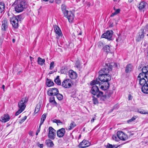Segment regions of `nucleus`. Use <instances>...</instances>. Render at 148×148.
I'll return each instance as SVG.
<instances>
[{"label": "nucleus", "instance_id": "obj_1", "mask_svg": "<svg viewBox=\"0 0 148 148\" xmlns=\"http://www.w3.org/2000/svg\"><path fill=\"white\" fill-rule=\"evenodd\" d=\"M15 9L17 12H22L27 7L25 2L22 0H16L13 3Z\"/></svg>", "mask_w": 148, "mask_h": 148}, {"label": "nucleus", "instance_id": "obj_2", "mask_svg": "<svg viewBox=\"0 0 148 148\" xmlns=\"http://www.w3.org/2000/svg\"><path fill=\"white\" fill-rule=\"evenodd\" d=\"M95 84H99V86L101 84V83L98 81L97 79L95 80L92 81L90 83V85L93 86L91 89V92L94 95H95L99 91L98 87Z\"/></svg>", "mask_w": 148, "mask_h": 148}, {"label": "nucleus", "instance_id": "obj_3", "mask_svg": "<svg viewBox=\"0 0 148 148\" xmlns=\"http://www.w3.org/2000/svg\"><path fill=\"white\" fill-rule=\"evenodd\" d=\"M98 81L99 80L101 82V84H102V82L108 83V82L111 79V76L109 74H102L99 75L98 77V79H97Z\"/></svg>", "mask_w": 148, "mask_h": 148}, {"label": "nucleus", "instance_id": "obj_4", "mask_svg": "<svg viewBox=\"0 0 148 148\" xmlns=\"http://www.w3.org/2000/svg\"><path fill=\"white\" fill-rule=\"evenodd\" d=\"M28 101L27 97L23 98L18 103V106L19 109L23 111L26 107V104Z\"/></svg>", "mask_w": 148, "mask_h": 148}, {"label": "nucleus", "instance_id": "obj_5", "mask_svg": "<svg viewBox=\"0 0 148 148\" xmlns=\"http://www.w3.org/2000/svg\"><path fill=\"white\" fill-rule=\"evenodd\" d=\"M72 82L69 79H64L62 83V86L65 88H69L71 86Z\"/></svg>", "mask_w": 148, "mask_h": 148}, {"label": "nucleus", "instance_id": "obj_6", "mask_svg": "<svg viewBox=\"0 0 148 148\" xmlns=\"http://www.w3.org/2000/svg\"><path fill=\"white\" fill-rule=\"evenodd\" d=\"M49 132L48 136L49 138L53 140L55 138L56 131L52 127H50L49 128Z\"/></svg>", "mask_w": 148, "mask_h": 148}, {"label": "nucleus", "instance_id": "obj_7", "mask_svg": "<svg viewBox=\"0 0 148 148\" xmlns=\"http://www.w3.org/2000/svg\"><path fill=\"white\" fill-rule=\"evenodd\" d=\"M138 79L139 81V83L140 85L143 86L146 85L147 79L141 74L139 75Z\"/></svg>", "mask_w": 148, "mask_h": 148}, {"label": "nucleus", "instance_id": "obj_8", "mask_svg": "<svg viewBox=\"0 0 148 148\" xmlns=\"http://www.w3.org/2000/svg\"><path fill=\"white\" fill-rule=\"evenodd\" d=\"M117 136L118 138L123 141L126 140L128 138L127 135L121 131L118 132L117 133Z\"/></svg>", "mask_w": 148, "mask_h": 148}, {"label": "nucleus", "instance_id": "obj_9", "mask_svg": "<svg viewBox=\"0 0 148 148\" xmlns=\"http://www.w3.org/2000/svg\"><path fill=\"white\" fill-rule=\"evenodd\" d=\"M18 16H13L10 18V21L12 26L15 28H17L18 26Z\"/></svg>", "mask_w": 148, "mask_h": 148}, {"label": "nucleus", "instance_id": "obj_10", "mask_svg": "<svg viewBox=\"0 0 148 148\" xmlns=\"http://www.w3.org/2000/svg\"><path fill=\"white\" fill-rule=\"evenodd\" d=\"M64 15L68 19L70 23H72L73 21L74 15L71 11H68L65 13Z\"/></svg>", "mask_w": 148, "mask_h": 148}, {"label": "nucleus", "instance_id": "obj_11", "mask_svg": "<svg viewBox=\"0 0 148 148\" xmlns=\"http://www.w3.org/2000/svg\"><path fill=\"white\" fill-rule=\"evenodd\" d=\"M113 34L112 31H108L105 33L103 34L101 37L103 38L107 39L109 40H111V38Z\"/></svg>", "mask_w": 148, "mask_h": 148}, {"label": "nucleus", "instance_id": "obj_12", "mask_svg": "<svg viewBox=\"0 0 148 148\" xmlns=\"http://www.w3.org/2000/svg\"><path fill=\"white\" fill-rule=\"evenodd\" d=\"M59 92L58 90L56 88H52L49 89L47 94L49 96L56 95Z\"/></svg>", "mask_w": 148, "mask_h": 148}, {"label": "nucleus", "instance_id": "obj_13", "mask_svg": "<svg viewBox=\"0 0 148 148\" xmlns=\"http://www.w3.org/2000/svg\"><path fill=\"white\" fill-rule=\"evenodd\" d=\"M90 143L87 140H84L78 145V147L80 148H85L90 145Z\"/></svg>", "mask_w": 148, "mask_h": 148}, {"label": "nucleus", "instance_id": "obj_14", "mask_svg": "<svg viewBox=\"0 0 148 148\" xmlns=\"http://www.w3.org/2000/svg\"><path fill=\"white\" fill-rule=\"evenodd\" d=\"M8 23L7 19L4 18L2 21L1 29L3 31H6L8 27Z\"/></svg>", "mask_w": 148, "mask_h": 148}, {"label": "nucleus", "instance_id": "obj_15", "mask_svg": "<svg viewBox=\"0 0 148 148\" xmlns=\"http://www.w3.org/2000/svg\"><path fill=\"white\" fill-rule=\"evenodd\" d=\"M10 119V116L8 114L6 113L1 116L0 120L1 122L5 123L9 121Z\"/></svg>", "mask_w": 148, "mask_h": 148}, {"label": "nucleus", "instance_id": "obj_16", "mask_svg": "<svg viewBox=\"0 0 148 148\" xmlns=\"http://www.w3.org/2000/svg\"><path fill=\"white\" fill-rule=\"evenodd\" d=\"M65 133V129L64 128H62L57 131V136L60 138L62 137Z\"/></svg>", "mask_w": 148, "mask_h": 148}, {"label": "nucleus", "instance_id": "obj_17", "mask_svg": "<svg viewBox=\"0 0 148 148\" xmlns=\"http://www.w3.org/2000/svg\"><path fill=\"white\" fill-rule=\"evenodd\" d=\"M69 77L72 79H76L77 76V73L72 70H70L69 71Z\"/></svg>", "mask_w": 148, "mask_h": 148}, {"label": "nucleus", "instance_id": "obj_18", "mask_svg": "<svg viewBox=\"0 0 148 148\" xmlns=\"http://www.w3.org/2000/svg\"><path fill=\"white\" fill-rule=\"evenodd\" d=\"M54 28L56 34L58 35V36L56 38H58L59 37L61 36L62 35L60 29L58 26L57 25L54 26Z\"/></svg>", "mask_w": 148, "mask_h": 148}, {"label": "nucleus", "instance_id": "obj_19", "mask_svg": "<svg viewBox=\"0 0 148 148\" xmlns=\"http://www.w3.org/2000/svg\"><path fill=\"white\" fill-rule=\"evenodd\" d=\"M109 72V70L108 68H103L101 70H100L99 72V75L102 74H108Z\"/></svg>", "mask_w": 148, "mask_h": 148}, {"label": "nucleus", "instance_id": "obj_20", "mask_svg": "<svg viewBox=\"0 0 148 148\" xmlns=\"http://www.w3.org/2000/svg\"><path fill=\"white\" fill-rule=\"evenodd\" d=\"M133 69V66L131 64L127 65L125 68V72L126 73L130 72Z\"/></svg>", "mask_w": 148, "mask_h": 148}, {"label": "nucleus", "instance_id": "obj_21", "mask_svg": "<svg viewBox=\"0 0 148 148\" xmlns=\"http://www.w3.org/2000/svg\"><path fill=\"white\" fill-rule=\"evenodd\" d=\"M46 84L47 86L50 87L53 86L54 83L51 79L47 78L46 79Z\"/></svg>", "mask_w": 148, "mask_h": 148}, {"label": "nucleus", "instance_id": "obj_22", "mask_svg": "<svg viewBox=\"0 0 148 148\" xmlns=\"http://www.w3.org/2000/svg\"><path fill=\"white\" fill-rule=\"evenodd\" d=\"M142 91L143 93L145 94H148V86L146 85L142 86Z\"/></svg>", "mask_w": 148, "mask_h": 148}, {"label": "nucleus", "instance_id": "obj_23", "mask_svg": "<svg viewBox=\"0 0 148 148\" xmlns=\"http://www.w3.org/2000/svg\"><path fill=\"white\" fill-rule=\"evenodd\" d=\"M45 143L49 147H51L54 146V144L52 141L50 139L46 140Z\"/></svg>", "mask_w": 148, "mask_h": 148}, {"label": "nucleus", "instance_id": "obj_24", "mask_svg": "<svg viewBox=\"0 0 148 148\" xmlns=\"http://www.w3.org/2000/svg\"><path fill=\"white\" fill-rule=\"evenodd\" d=\"M146 3L145 2H141L139 4L138 7L140 10H141L145 8L146 6Z\"/></svg>", "mask_w": 148, "mask_h": 148}, {"label": "nucleus", "instance_id": "obj_25", "mask_svg": "<svg viewBox=\"0 0 148 148\" xmlns=\"http://www.w3.org/2000/svg\"><path fill=\"white\" fill-rule=\"evenodd\" d=\"M103 51L106 53H108L110 52V47L109 46L106 45L104 46L103 48Z\"/></svg>", "mask_w": 148, "mask_h": 148}, {"label": "nucleus", "instance_id": "obj_26", "mask_svg": "<svg viewBox=\"0 0 148 148\" xmlns=\"http://www.w3.org/2000/svg\"><path fill=\"white\" fill-rule=\"evenodd\" d=\"M76 126V124L73 121H72L71 123L70 124L69 126L68 127V130H71Z\"/></svg>", "mask_w": 148, "mask_h": 148}, {"label": "nucleus", "instance_id": "obj_27", "mask_svg": "<svg viewBox=\"0 0 148 148\" xmlns=\"http://www.w3.org/2000/svg\"><path fill=\"white\" fill-rule=\"evenodd\" d=\"M145 35L141 32V34H140L139 35L136 39V40L138 42L142 40L144 38Z\"/></svg>", "mask_w": 148, "mask_h": 148}, {"label": "nucleus", "instance_id": "obj_28", "mask_svg": "<svg viewBox=\"0 0 148 148\" xmlns=\"http://www.w3.org/2000/svg\"><path fill=\"white\" fill-rule=\"evenodd\" d=\"M45 60L42 59L40 57H38V58L37 62L38 64L40 65H42L45 62Z\"/></svg>", "mask_w": 148, "mask_h": 148}, {"label": "nucleus", "instance_id": "obj_29", "mask_svg": "<svg viewBox=\"0 0 148 148\" xmlns=\"http://www.w3.org/2000/svg\"><path fill=\"white\" fill-rule=\"evenodd\" d=\"M113 9L114 10H115V11L112 14L110 15L111 17L114 16L119 13L120 12V10L119 9H116L114 7Z\"/></svg>", "mask_w": 148, "mask_h": 148}, {"label": "nucleus", "instance_id": "obj_30", "mask_svg": "<svg viewBox=\"0 0 148 148\" xmlns=\"http://www.w3.org/2000/svg\"><path fill=\"white\" fill-rule=\"evenodd\" d=\"M142 33L144 35L146 34L148 32V24L144 28L141 30Z\"/></svg>", "mask_w": 148, "mask_h": 148}, {"label": "nucleus", "instance_id": "obj_31", "mask_svg": "<svg viewBox=\"0 0 148 148\" xmlns=\"http://www.w3.org/2000/svg\"><path fill=\"white\" fill-rule=\"evenodd\" d=\"M105 84L106 85L101 86L100 87V88L102 90H105L108 88L109 87L110 85L109 83H106Z\"/></svg>", "mask_w": 148, "mask_h": 148}, {"label": "nucleus", "instance_id": "obj_32", "mask_svg": "<svg viewBox=\"0 0 148 148\" xmlns=\"http://www.w3.org/2000/svg\"><path fill=\"white\" fill-rule=\"evenodd\" d=\"M54 81L58 85H61V81L59 79V76H57L56 78L54 79Z\"/></svg>", "mask_w": 148, "mask_h": 148}, {"label": "nucleus", "instance_id": "obj_33", "mask_svg": "<svg viewBox=\"0 0 148 148\" xmlns=\"http://www.w3.org/2000/svg\"><path fill=\"white\" fill-rule=\"evenodd\" d=\"M5 8L4 3L2 2L0 3V13H2L4 10Z\"/></svg>", "mask_w": 148, "mask_h": 148}, {"label": "nucleus", "instance_id": "obj_34", "mask_svg": "<svg viewBox=\"0 0 148 148\" xmlns=\"http://www.w3.org/2000/svg\"><path fill=\"white\" fill-rule=\"evenodd\" d=\"M142 73L140 74L146 73L148 72V66H145L143 67L142 69Z\"/></svg>", "mask_w": 148, "mask_h": 148}, {"label": "nucleus", "instance_id": "obj_35", "mask_svg": "<svg viewBox=\"0 0 148 148\" xmlns=\"http://www.w3.org/2000/svg\"><path fill=\"white\" fill-rule=\"evenodd\" d=\"M47 114H44L42 115L41 118L40 125H42L46 117Z\"/></svg>", "mask_w": 148, "mask_h": 148}, {"label": "nucleus", "instance_id": "obj_36", "mask_svg": "<svg viewBox=\"0 0 148 148\" xmlns=\"http://www.w3.org/2000/svg\"><path fill=\"white\" fill-rule=\"evenodd\" d=\"M49 101L50 103H52L53 104L56 105V103L55 100L54 98V97H51L50 98Z\"/></svg>", "mask_w": 148, "mask_h": 148}, {"label": "nucleus", "instance_id": "obj_37", "mask_svg": "<svg viewBox=\"0 0 148 148\" xmlns=\"http://www.w3.org/2000/svg\"><path fill=\"white\" fill-rule=\"evenodd\" d=\"M61 9L62 11L64 14V15L65 14V13L66 12H67L68 11L67 10H66V8L65 6L64 5H62L61 6Z\"/></svg>", "mask_w": 148, "mask_h": 148}, {"label": "nucleus", "instance_id": "obj_38", "mask_svg": "<svg viewBox=\"0 0 148 148\" xmlns=\"http://www.w3.org/2000/svg\"><path fill=\"white\" fill-rule=\"evenodd\" d=\"M56 95L59 100H61L63 98V96L62 95L58 93Z\"/></svg>", "mask_w": 148, "mask_h": 148}, {"label": "nucleus", "instance_id": "obj_39", "mask_svg": "<svg viewBox=\"0 0 148 148\" xmlns=\"http://www.w3.org/2000/svg\"><path fill=\"white\" fill-rule=\"evenodd\" d=\"M117 146L116 145H112L108 143L107 146V148H116Z\"/></svg>", "mask_w": 148, "mask_h": 148}, {"label": "nucleus", "instance_id": "obj_40", "mask_svg": "<svg viewBox=\"0 0 148 148\" xmlns=\"http://www.w3.org/2000/svg\"><path fill=\"white\" fill-rule=\"evenodd\" d=\"M40 108V106L39 105L37 104L35 108L34 113H37L39 111Z\"/></svg>", "mask_w": 148, "mask_h": 148}, {"label": "nucleus", "instance_id": "obj_41", "mask_svg": "<svg viewBox=\"0 0 148 148\" xmlns=\"http://www.w3.org/2000/svg\"><path fill=\"white\" fill-rule=\"evenodd\" d=\"M110 97V96H106L105 95H103L101 96V97H100V100L102 101H104L106 99L108 98V97Z\"/></svg>", "mask_w": 148, "mask_h": 148}, {"label": "nucleus", "instance_id": "obj_42", "mask_svg": "<svg viewBox=\"0 0 148 148\" xmlns=\"http://www.w3.org/2000/svg\"><path fill=\"white\" fill-rule=\"evenodd\" d=\"M92 101L95 104H96L98 103V102L97 99L94 97H93Z\"/></svg>", "mask_w": 148, "mask_h": 148}, {"label": "nucleus", "instance_id": "obj_43", "mask_svg": "<svg viewBox=\"0 0 148 148\" xmlns=\"http://www.w3.org/2000/svg\"><path fill=\"white\" fill-rule=\"evenodd\" d=\"M54 66V62H51L49 67V69L50 70L53 69Z\"/></svg>", "mask_w": 148, "mask_h": 148}, {"label": "nucleus", "instance_id": "obj_44", "mask_svg": "<svg viewBox=\"0 0 148 148\" xmlns=\"http://www.w3.org/2000/svg\"><path fill=\"white\" fill-rule=\"evenodd\" d=\"M98 94L97 95V97L98 98H100L103 95V92L101 91H100L99 90L98 92Z\"/></svg>", "mask_w": 148, "mask_h": 148}, {"label": "nucleus", "instance_id": "obj_45", "mask_svg": "<svg viewBox=\"0 0 148 148\" xmlns=\"http://www.w3.org/2000/svg\"><path fill=\"white\" fill-rule=\"evenodd\" d=\"M138 112L143 114H148V112H146L143 110H138Z\"/></svg>", "mask_w": 148, "mask_h": 148}, {"label": "nucleus", "instance_id": "obj_46", "mask_svg": "<svg viewBox=\"0 0 148 148\" xmlns=\"http://www.w3.org/2000/svg\"><path fill=\"white\" fill-rule=\"evenodd\" d=\"M136 116H133L131 119L128 120L127 121L128 123H130L131 122L134 121L136 119Z\"/></svg>", "mask_w": 148, "mask_h": 148}, {"label": "nucleus", "instance_id": "obj_47", "mask_svg": "<svg viewBox=\"0 0 148 148\" xmlns=\"http://www.w3.org/2000/svg\"><path fill=\"white\" fill-rule=\"evenodd\" d=\"M142 75L147 79H148V71L146 73H142Z\"/></svg>", "mask_w": 148, "mask_h": 148}, {"label": "nucleus", "instance_id": "obj_48", "mask_svg": "<svg viewBox=\"0 0 148 148\" xmlns=\"http://www.w3.org/2000/svg\"><path fill=\"white\" fill-rule=\"evenodd\" d=\"M103 45V43L102 42L100 41L98 43V46L99 47H101Z\"/></svg>", "mask_w": 148, "mask_h": 148}, {"label": "nucleus", "instance_id": "obj_49", "mask_svg": "<svg viewBox=\"0 0 148 148\" xmlns=\"http://www.w3.org/2000/svg\"><path fill=\"white\" fill-rule=\"evenodd\" d=\"M23 111H22V110L19 109L18 111L15 113V116H17L19 114L22 112Z\"/></svg>", "mask_w": 148, "mask_h": 148}, {"label": "nucleus", "instance_id": "obj_50", "mask_svg": "<svg viewBox=\"0 0 148 148\" xmlns=\"http://www.w3.org/2000/svg\"><path fill=\"white\" fill-rule=\"evenodd\" d=\"M117 137V136H116L113 135L112 138L113 140H115L116 141H118V138Z\"/></svg>", "mask_w": 148, "mask_h": 148}, {"label": "nucleus", "instance_id": "obj_51", "mask_svg": "<svg viewBox=\"0 0 148 148\" xmlns=\"http://www.w3.org/2000/svg\"><path fill=\"white\" fill-rule=\"evenodd\" d=\"M27 116H24L23 118L21 119V122H24L27 119Z\"/></svg>", "mask_w": 148, "mask_h": 148}, {"label": "nucleus", "instance_id": "obj_52", "mask_svg": "<svg viewBox=\"0 0 148 148\" xmlns=\"http://www.w3.org/2000/svg\"><path fill=\"white\" fill-rule=\"evenodd\" d=\"M76 65L77 68L79 67L80 64H79V62H77L75 64Z\"/></svg>", "mask_w": 148, "mask_h": 148}, {"label": "nucleus", "instance_id": "obj_53", "mask_svg": "<svg viewBox=\"0 0 148 148\" xmlns=\"http://www.w3.org/2000/svg\"><path fill=\"white\" fill-rule=\"evenodd\" d=\"M57 124H62V122L60 120H57Z\"/></svg>", "mask_w": 148, "mask_h": 148}, {"label": "nucleus", "instance_id": "obj_54", "mask_svg": "<svg viewBox=\"0 0 148 148\" xmlns=\"http://www.w3.org/2000/svg\"><path fill=\"white\" fill-rule=\"evenodd\" d=\"M128 99L129 100H131L132 99V96L131 95H129L128 96Z\"/></svg>", "mask_w": 148, "mask_h": 148}, {"label": "nucleus", "instance_id": "obj_55", "mask_svg": "<svg viewBox=\"0 0 148 148\" xmlns=\"http://www.w3.org/2000/svg\"><path fill=\"white\" fill-rule=\"evenodd\" d=\"M41 125H40H40L38 127V129L37 130V131H38V132H40V127H41Z\"/></svg>", "mask_w": 148, "mask_h": 148}, {"label": "nucleus", "instance_id": "obj_56", "mask_svg": "<svg viewBox=\"0 0 148 148\" xmlns=\"http://www.w3.org/2000/svg\"><path fill=\"white\" fill-rule=\"evenodd\" d=\"M43 146V144H40L38 145V147H40V148H42Z\"/></svg>", "mask_w": 148, "mask_h": 148}, {"label": "nucleus", "instance_id": "obj_57", "mask_svg": "<svg viewBox=\"0 0 148 148\" xmlns=\"http://www.w3.org/2000/svg\"><path fill=\"white\" fill-rule=\"evenodd\" d=\"M95 117H94V118H92V119H91V123H93V122H94V120H95Z\"/></svg>", "mask_w": 148, "mask_h": 148}, {"label": "nucleus", "instance_id": "obj_58", "mask_svg": "<svg viewBox=\"0 0 148 148\" xmlns=\"http://www.w3.org/2000/svg\"><path fill=\"white\" fill-rule=\"evenodd\" d=\"M2 88L3 89L4 91H5V86L4 85L2 86Z\"/></svg>", "mask_w": 148, "mask_h": 148}, {"label": "nucleus", "instance_id": "obj_59", "mask_svg": "<svg viewBox=\"0 0 148 148\" xmlns=\"http://www.w3.org/2000/svg\"><path fill=\"white\" fill-rule=\"evenodd\" d=\"M112 94V92H110V93H108V95L110 96V95Z\"/></svg>", "mask_w": 148, "mask_h": 148}, {"label": "nucleus", "instance_id": "obj_60", "mask_svg": "<svg viewBox=\"0 0 148 148\" xmlns=\"http://www.w3.org/2000/svg\"><path fill=\"white\" fill-rule=\"evenodd\" d=\"M57 120H56V119H54V120L53 121V122L54 123H57Z\"/></svg>", "mask_w": 148, "mask_h": 148}, {"label": "nucleus", "instance_id": "obj_61", "mask_svg": "<svg viewBox=\"0 0 148 148\" xmlns=\"http://www.w3.org/2000/svg\"><path fill=\"white\" fill-rule=\"evenodd\" d=\"M54 0H49V2L51 3H52L53 2Z\"/></svg>", "mask_w": 148, "mask_h": 148}, {"label": "nucleus", "instance_id": "obj_62", "mask_svg": "<svg viewBox=\"0 0 148 148\" xmlns=\"http://www.w3.org/2000/svg\"><path fill=\"white\" fill-rule=\"evenodd\" d=\"M146 85L148 86V79H147Z\"/></svg>", "mask_w": 148, "mask_h": 148}, {"label": "nucleus", "instance_id": "obj_63", "mask_svg": "<svg viewBox=\"0 0 148 148\" xmlns=\"http://www.w3.org/2000/svg\"><path fill=\"white\" fill-rule=\"evenodd\" d=\"M12 41L13 43H14L15 41V40L14 39H12Z\"/></svg>", "mask_w": 148, "mask_h": 148}, {"label": "nucleus", "instance_id": "obj_64", "mask_svg": "<svg viewBox=\"0 0 148 148\" xmlns=\"http://www.w3.org/2000/svg\"><path fill=\"white\" fill-rule=\"evenodd\" d=\"M39 132H38L37 131H36V136L38 135V134L39 133Z\"/></svg>", "mask_w": 148, "mask_h": 148}]
</instances>
